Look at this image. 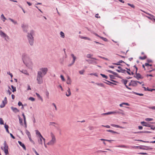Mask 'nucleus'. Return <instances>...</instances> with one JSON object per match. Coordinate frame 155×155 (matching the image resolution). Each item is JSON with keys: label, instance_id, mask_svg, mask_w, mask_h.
<instances>
[{"label": "nucleus", "instance_id": "1", "mask_svg": "<svg viewBox=\"0 0 155 155\" xmlns=\"http://www.w3.org/2000/svg\"><path fill=\"white\" fill-rule=\"evenodd\" d=\"M48 71V69L46 67L41 68L39 69L37 72V80L38 83L41 84L43 82V77L46 74Z\"/></svg>", "mask_w": 155, "mask_h": 155}, {"label": "nucleus", "instance_id": "2", "mask_svg": "<svg viewBox=\"0 0 155 155\" xmlns=\"http://www.w3.org/2000/svg\"><path fill=\"white\" fill-rule=\"evenodd\" d=\"M22 59L24 63L29 68H31L32 63L31 61L28 56L25 53L23 54Z\"/></svg>", "mask_w": 155, "mask_h": 155}, {"label": "nucleus", "instance_id": "3", "mask_svg": "<svg viewBox=\"0 0 155 155\" xmlns=\"http://www.w3.org/2000/svg\"><path fill=\"white\" fill-rule=\"evenodd\" d=\"M35 31L33 30H31L29 32H27V37L29 44L31 46L33 45L34 44V38Z\"/></svg>", "mask_w": 155, "mask_h": 155}, {"label": "nucleus", "instance_id": "4", "mask_svg": "<svg viewBox=\"0 0 155 155\" xmlns=\"http://www.w3.org/2000/svg\"><path fill=\"white\" fill-rule=\"evenodd\" d=\"M51 140L47 143V144L49 145H52L56 142V138L54 134L51 132Z\"/></svg>", "mask_w": 155, "mask_h": 155}, {"label": "nucleus", "instance_id": "5", "mask_svg": "<svg viewBox=\"0 0 155 155\" xmlns=\"http://www.w3.org/2000/svg\"><path fill=\"white\" fill-rule=\"evenodd\" d=\"M4 147H1V148L2 150H3L5 154H7L8 153V147L7 144L6 142L5 141H4Z\"/></svg>", "mask_w": 155, "mask_h": 155}, {"label": "nucleus", "instance_id": "6", "mask_svg": "<svg viewBox=\"0 0 155 155\" xmlns=\"http://www.w3.org/2000/svg\"><path fill=\"white\" fill-rule=\"evenodd\" d=\"M134 67L136 68V71L135 72V74L134 76V77L136 78L137 80H139L140 79V76L141 75L140 73H137L138 68L136 65H135Z\"/></svg>", "mask_w": 155, "mask_h": 155}, {"label": "nucleus", "instance_id": "7", "mask_svg": "<svg viewBox=\"0 0 155 155\" xmlns=\"http://www.w3.org/2000/svg\"><path fill=\"white\" fill-rule=\"evenodd\" d=\"M153 149V148L150 147L148 146H142L141 147H140V149L143 150H152Z\"/></svg>", "mask_w": 155, "mask_h": 155}, {"label": "nucleus", "instance_id": "8", "mask_svg": "<svg viewBox=\"0 0 155 155\" xmlns=\"http://www.w3.org/2000/svg\"><path fill=\"white\" fill-rule=\"evenodd\" d=\"M106 71H107V72H108L109 73H111L115 75L117 77V78H120V79H121L122 78L120 76L118 75V74L117 73L114 72L112 71L107 70H106Z\"/></svg>", "mask_w": 155, "mask_h": 155}, {"label": "nucleus", "instance_id": "9", "mask_svg": "<svg viewBox=\"0 0 155 155\" xmlns=\"http://www.w3.org/2000/svg\"><path fill=\"white\" fill-rule=\"evenodd\" d=\"M21 28L24 32H28V25H25L24 24H22L21 25Z\"/></svg>", "mask_w": 155, "mask_h": 155}, {"label": "nucleus", "instance_id": "10", "mask_svg": "<svg viewBox=\"0 0 155 155\" xmlns=\"http://www.w3.org/2000/svg\"><path fill=\"white\" fill-rule=\"evenodd\" d=\"M120 113L118 111L116 110L115 111H110V112H108L107 113H103L102 114V115H109V114H119Z\"/></svg>", "mask_w": 155, "mask_h": 155}, {"label": "nucleus", "instance_id": "11", "mask_svg": "<svg viewBox=\"0 0 155 155\" xmlns=\"http://www.w3.org/2000/svg\"><path fill=\"white\" fill-rule=\"evenodd\" d=\"M0 35L4 38H5V40H7V39H8V37L7 35H6L5 33H4L2 31H0Z\"/></svg>", "mask_w": 155, "mask_h": 155}, {"label": "nucleus", "instance_id": "12", "mask_svg": "<svg viewBox=\"0 0 155 155\" xmlns=\"http://www.w3.org/2000/svg\"><path fill=\"white\" fill-rule=\"evenodd\" d=\"M86 61H87L89 64H96L97 63V62L95 61L91 60H86Z\"/></svg>", "mask_w": 155, "mask_h": 155}, {"label": "nucleus", "instance_id": "13", "mask_svg": "<svg viewBox=\"0 0 155 155\" xmlns=\"http://www.w3.org/2000/svg\"><path fill=\"white\" fill-rule=\"evenodd\" d=\"M42 140H43L44 142L45 141V139L42 136V138L39 137V139H38V143L41 145H42L43 142H42Z\"/></svg>", "mask_w": 155, "mask_h": 155}, {"label": "nucleus", "instance_id": "14", "mask_svg": "<svg viewBox=\"0 0 155 155\" xmlns=\"http://www.w3.org/2000/svg\"><path fill=\"white\" fill-rule=\"evenodd\" d=\"M141 124L143 126H145L146 127H150V124L147 123L146 122L144 121H142L141 122Z\"/></svg>", "mask_w": 155, "mask_h": 155}, {"label": "nucleus", "instance_id": "15", "mask_svg": "<svg viewBox=\"0 0 155 155\" xmlns=\"http://www.w3.org/2000/svg\"><path fill=\"white\" fill-rule=\"evenodd\" d=\"M11 109L15 113L19 112V111L17 108L14 107H11Z\"/></svg>", "mask_w": 155, "mask_h": 155}, {"label": "nucleus", "instance_id": "16", "mask_svg": "<svg viewBox=\"0 0 155 155\" xmlns=\"http://www.w3.org/2000/svg\"><path fill=\"white\" fill-rule=\"evenodd\" d=\"M143 88L144 89V90L145 91H148L152 92L153 91H155V89L149 88L148 87L147 88H146L145 87H143Z\"/></svg>", "mask_w": 155, "mask_h": 155}, {"label": "nucleus", "instance_id": "17", "mask_svg": "<svg viewBox=\"0 0 155 155\" xmlns=\"http://www.w3.org/2000/svg\"><path fill=\"white\" fill-rule=\"evenodd\" d=\"M18 142L19 144L25 150H26V147L24 144L22 143L21 141H18Z\"/></svg>", "mask_w": 155, "mask_h": 155}, {"label": "nucleus", "instance_id": "18", "mask_svg": "<svg viewBox=\"0 0 155 155\" xmlns=\"http://www.w3.org/2000/svg\"><path fill=\"white\" fill-rule=\"evenodd\" d=\"M131 82L132 84V86L133 87H136L137 85V81L131 80Z\"/></svg>", "mask_w": 155, "mask_h": 155}, {"label": "nucleus", "instance_id": "19", "mask_svg": "<svg viewBox=\"0 0 155 155\" xmlns=\"http://www.w3.org/2000/svg\"><path fill=\"white\" fill-rule=\"evenodd\" d=\"M7 103V102L3 100L2 101V103L0 105V107L1 108L4 107Z\"/></svg>", "mask_w": 155, "mask_h": 155}, {"label": "nucleus", "instance_id": "20", "mask_svg": "<svg viewBox=\"0 0 155 155\" xmlns=\"http://www.w3.org/2000/svg\"><path fill=\"white\" fill-rule=\"evenodd\" d=\"M105 81H107L108 82H104V83H105V84H107V85H112V84H114V85H116L117 84H115V83H113V82H111V81H107V80H105Z\"/></svg>", "mask_w": 155, "mask_h": 155}, {"label": "nucleus", "instance_id": "21", "mask_svg": "<svg viewBox=\"0 0 155 155\" xmlns=\"http://www.w3.org/2000/svg\"><path fill=\"white\" fill-rule=\"evenodd\" d=\"M91 56H92V55H91L90 54H88L87 55L86 57L87 58H91V59H94V60H97V59L95 58L91 57Z\"/></svg>", "mask_w": 155, "mask_h": 155}, {"label": "nucleus", "instance_id": "22", "mask_svg": "<svg viewBox=\"0 0 155 155\" xmlns=\"http://www.w3.org/2000/svg\"><path fill=\"white\" fill-rule=\"evenodd\" d=\"M130 93H132L135 94H136L140 96H143V94L141 93H138L134 91H132V92H130Z\"/></svg>", "mask_w": 155, "mask_h": 155}, {"label": "nucleus", "instance_id": "23", "mask_svg": "<svg viewBox=\"0 0 155 155\" xmlns=\"http://www.w3.org/2000/svg\"><path fill=\"white\" fill-rule=\"evenodd\" d=\"M67 92L68 93V94L67 93H66V96H67V97H69V96L71 94V90H70V88H69V87H68V89L67 90Z\"/></svg>", "mask_w": 155, "mask_h": 155}, {"label": "nucleus", "instance_id": "24", "mask_svg": "<svg viewBox=\"0 0 155 155\" xmlns=\"http://www.w3.org/2000/svg\"><path fill=\"white\" fill-rule=\"evenodd\" d=\"M79 37L80 38H81V39H85V40H89V41L91 40V39L89 38H88L87 37H86L82 36L81 35H79Z\"/></svg>", "mask_w": 155, "mask_h": 155}, {"label": "nucleus", "instance_id": "25", "mask_svg": "<svg viewBox=\"0 0 155 155\" xmlns=\"http://www.w3.org/2000/svg\"><path fill=\"white\" fill-rule=\"evenodd\" d=\"M35 131L36 132V134L38 135L39 137L42 138V136L38 130H35Z\"/></svg>", "mask_w": 155, "mask_h": 155}, {"label": "nucleus", "instance_id": "26", "mask_svg": "<svg viewBox=\"0 0 155 155\" xmlns=\"http://www.w3.org/2000/svg\"><path fill=\"white\" fill-rule=\"evenodd\" d=\"M25 133L27 135L29 140H30L31 139V134L29 131L27 130H25Z\"/></svg>", "mask_w": 155, "mask_h": 155}, {"label": "nucleus", "instance_id": "27", "mask_svg": "<svg viewBox=\"0 0 155 155\" xmlns=\"http://www.w3.org/2000/svg\"><path fill=\"white\" fill-rule=\"evenodd\" d=\"M20 71L22 73L26 75H28L29 74L27 70H20Z\"/></svg>", "mask_w": 155, "mask_h": 155}, {"label": "nucleus", "instance_id": "28", "mask_svg": "<svg viewBox=\"0 0 155 155\" xmlns=\"http://www.w3.org/2000/svg\"><path fill=\"white\" fill-rule=\"evenodd\" d=\"M71 83V81L70 78L69 76H68L67 77V83L68 84H70Z\"/></svg>", "mask_w": 155, "mask_h": 155}, {"label": "nucleus", "instance_id": "29", "mask_svg": "<svg viewBox=\"0 0 155 155\" xmlns=\"http://www.w3.org/2000/svg\"><path fill=\"white\" fill-rule=\"evenodd\" d=\"M107 131L112 133V134H119V133L115 131L114 130H107Z\"/></svg>", "mask_w": 155, "mask_h": 155}, {"label": "nucleus", "instance_id": "30", "mask_svg": "<svg viewBox=\"0 0 155 155\" xmlns=\"http://www.w3.org/2000/svg\"><path fill=\"white\" fill-rule=\"evenodd\" d=\"M148 18L149 19L152 20H153L155 21V18H154V16L153 15H150V16L148 17Z\"/></svg>", "mask_w": 155, "mask_h": 155}, {"label": "nucleus", "instance_id": "31", "mask_svg": "<svg viewBox=\"0 0 155 155\" xmlns=\"http://www.w3.org/2000/svg\"><path fill=\"white\" fill-rule=\"evenodd\" d=\"M128 81L127 80L123 79L121 80V82L123 83L124 84V85H126V84H127Z\"/></svg>", "mask_w": 155, "mask_h": 155}, {"label": "nucleus", "instance_id": "32", "mask_svg": "<svg viewBox=\"0 0 155 155\" xmlns=\"http://www.w3.org/2000/svg\"><path fill=\"white\" fill-rule=\"evenodd\" d=\"M9 19L15 25L17 24V22L16 21H15L13 19L11 18H9Z\"/></svg>", "mask_w": 155, "mask_h": 155}, {"label": "nucleus", "instance_id": "33", "mask_svg": "<svg viewBox=\"0 0 155 155\" xmlns=\"http://www.w3.org/2000/svg\"><path fill=\"white\" fill-rule=\"evenodd\" d=\"M18 116L19 117L18 118L19 119V123L21 125H23V122H22V120L20 117L19 116Z\"/></svg>", "mask_w": 155, "mask_h": 155}, {"label": "nucleus", "instance_id": "34", "mask_svg": "<svg viewBox=\"0 0 155 155\" xmlns=\"http://www.w3.org/2000/svg\"><path fill=\"white\" fill-rule=\"evenodd\" d=\"M96 84L98 86H99L101 87H104V84L101 83H96Z\"/></svg>", "mask_w": 155, "mask_h": 155}, {"label": "nucleus", "instance_id": "35", "mask_svg": "<svg viewBox=\"0 0 155 155\" xmlns=\"http://www.w3.org/2000/svg\"><path fill=\"white\" fill-rule=\"evenodd\" d=\"M100 75H101V76H102V77L103 78H106V79H107L108 78V77L105 74H101Z\"/></svg>", "mask_w": 155, "mask_h": 155}, {"label": "nucleus", "instance_id": "36", "mask_svg": "<svg viewBox=\"0 0 155 155\" xmlns=\"http://www.w3.org/2000/svg\"><path fill=\"white\" fill-rule=\"evenodd\" d=\"M147 58V57L146 55H144L143 57H139V58L141 60H143L146 59Z\"/></svg>", "mask_w": 155, "mask_h": 155}, {"label": "nucleus", "instance_id": "37", "mask_svg": "<svg viewBox=\"0 0 155 155\" xmlns=\"http://www.w3.org/2000/svg\"><path fill=\"white\" fill-rule=\"evenodd\" d=\"M11 87L12 89V91L13 92H14L16 91V87H14L12 85H11Z\"/></svg>", "mask_w": 155, "mask_h": 155}, {"label": "nucleus", "instance_id": "38", "mask_svg": "<svg viewBox=\"0 0 155 155\" xmlns=\"http://www.w3.org/2000/svg\"><path fill=\"white\" fill-rule=\"evenodd\" d=\"M118 147H122V148H127V147L125 145H119L117 146Z\"/></svg>", "mask_w": 155, "mask_h": 155}, {"label": "nucleus", "instance_id": "39", "mask_svg": "<svg viewBox=\"0 0 155 155\" xmlns=\"http://www.w3.org/2000/svg\"><path fill=\"white\" fill-rule=\"evenodd\" d=\"M71 56L73 58V60L75 61L76 59V57L74 56V55L73 54H71Z\"/></svg>", "mask_w": 155, "mask_h": 155}, {"label": "nucleus", "instance_id": "40", "mask_svg": "<svg viewBox=\"0 0 155 155\" xmlns=\"http://www.w3.org/2000/svg\"><path fill=\"white\" fill-rule=\"evenodd\" d=\"M28 99L30 100H31L32 101H35V98L32 97H30Z\"/></svg>", "mask_w": 155, "mask_h": 155}, {"label": "nucleus", "instance_id": "41", "mask_svg": "<svg viewBox=\"0 0 155 155\" xmlns=\"http://www.w3.org/2000/svg\"><path fill=\"white\" fill-rule=\"evenodd\" d=\"M36 95L40 99H41V100L42 101L43 100H42V98L41 97V96L38 93H36Z\"/></svg>", "mask_w": 155, "mask_h": 155}, {"label": "nucleus", "instance_id": "42", "mask_svg": "<svg viewBox=\"0 0 155 155\" xmlns=\"http://www.w3.org/2000/svg\"><path fill=\"white\" fill-rule=\"evenodd\" d=\"M110 125L111 126H112V127H116L118 128V127H119V125H118L114 124H111Z\"/></svg>", "mask_w": 155, "mask_h": 155}, {"label": "nucleus", "instance_id": "43", "mask_svg": "<svg viewBox=\"0 0 155 155\" xmlns=\"http://www.w3.org/2000/svg\"><path fill=\"white\" fill-rule=\"evenodd\" d=\"M134 133L135 134H137L139 133H144V131H140L137 132H134Z\"/></svg>", "mask_w": 155, "mask_h": 155}, {"label": "nucleus", "instance_id": "44", "mask_svg": "<svg viewBox=\"0 0 155 155\" xmlns=\"http://www.w3.org/2000/svg\"><path fill=\"white\" fill-rule=\"evenodd\" d=\"M0 124L1 125L4 124V121L1 118H0Z\"/></svg>", "mask_w": 155, "mask_h": 155}, {"label": "nucleus", "instance_id": "45", "mask_svg": "<svg viewBox=\"0 0 155 155\" xmlns=\"http://www.w3.org/2000/svg\"><path fill=\"white\" fill-rule=\"evenodd\" d=\"M145 120L147 121H150L153 120V118H147L145 119Z\"/></svg>", "mask_w": 155, "mask_h": 155}, {"label": "nucleus", "instance_id": "46", "mask_svg": "<svg viewBox=\"0 0 155 155\" xmlns=\"http://www.w3.org/2000/svg\"><path fill=\"white\" fill-rule=\"evenodd\" d=\"M60 34L62 38H64V33L62 31H61Z\"/></svg>", "mask_w": 155, "mask_h": 155}, {"label": "nucleus", "instance_id": "47", "mask_svg": "<svg viewBox=\"0 0 155 155\" xmlns=\"http://www.w3.org/2000/svg\"><path fill=\"white\" fill-rule=\"evenodd\" d=\"M126 71H126L125 69H123L122 68L121 71V72L125 74L126 73Z\"/></svg>", "mask_w": 155, "mask_h": 155}, {"label": "nucleus", "instance_id": "48", "mask_svg": "<svg viewBox=\"0 0 155 155\" xmlns=\"http://www.w3.org/2000/svg\"><path fill=\"white\" fill-rule=\"evenodd\" d=\"M100 38L105 41H108L107 39L106 38H104L102 37H100Z\"/></svg>", "mask_w": 155, "mask_h": 155}, {"label": "nucleus", "instance_id": "49", "mask_svg": "<svg viewBox=\"0 0 155 155\" xmlns=\"http://www.w3.org/2000/svg\"><path fill=\"white\" fill-rule=\"evenodd\" d=\"M85 71L84 70H82L81 71H79V73L81 74H84V72Z\"/></svg>", "mask_w": 155, "mask_h": 155}, {"label": "nucleus", "instance_id": "50", "mask_svg": "<svg viewBox=\"0 0 155 155\" xmlns=\"http://www.w3.org/2000/svg\"><path fill=\"white\" fill-rule=\"evenodd\" d=\"M45 95L47 96L48 98H49V93L48 91H46Z\"/></svg>", "mask_w": 155, "mask_h": 155}, {"label": "nucleus", "instance_id": "51", "mask_svg": "<svg viewBox=\"0 0 155 155\" xmlns=\"http://www.w3.org/2000/svg\"><path fill=\"white\" fill-rule=\"evenodd\" d=\"M90 75H94L97 77H98L97 74V73H90Z\"/></svg>", "mask_w": 155, "mask_h": 155}, {"label": "nucleus", "instance_id": "52", "mask_svg": "<svg viewBox=\"0 0 155 155\" xmlns=\"http://www.w3.org/2000/svg\"><path fill=\"white\" fill-rule=\"evenodd\" d=\"M60 77H61V79L62 81H65V79L64 78V77L63 76V75H61L60 76Z\"/></svg>", "mask_w": 155, "mask_h": 155}, {"label": "nucleus", "instance_id": "53", "mask_svg": "<svg viewBox=\"0 0 155 155\" xmlns=\"http://www.w3.org/2000/svg\"><path fill=\"white\" fill-rule=\"evenodd\" d=\"M150 126H151L150 127V129L153 130H154L155 129V127H154L152 125L150 124Z\"/></svg>", "mask_w": 155, "mask_h": 155}, {"label": "nucleus", "instance_id": "54", "mask_svg": "<svg viewBox=\"0 0 155 155\" xmlns=\"http://www.w3.org/2000/svg\"><path fill=\"white\" fill-rule=\"evenodd\" d=\"M112 64L114 65H120L121 66H122V64L119 63L118 62L117 63H112Z\"/></svg>", "mask_w": 155, "mask_h": 155}, {"label": "nucleus", "instance_id": "55", "mask_svg": "<svg viewBox=\"0 0 155 155\" xmlns=\"http://www.w3.org/2000/svg\"><path fill=\"white\" fill-rule=\"evenodd\" d=\"M109 77H110V78L111 79H114V76L110 74Z\"/></svg>", "mask_w": 155, "mask_h": 155}, {"label": "nucleus", "instance_id": "56", "mask_svg": "<svg viewBox=\"0 0 155 155\" xmlns=\"http://www.w3.org/2000/svg\"><path fill=\"white\" fill-rule=\"evenodd\" d=\"M1 18H3L4 20H3V21L4 22L5 21V20L6 19V18L4 16L3 14H2L1 16Z\"/></svg>", "mask_w": 155, "mask_h": 155}, {"label": "nucleus", "instance_id": "57", "mask_svg": "<svg viewBox=\"0 0 155 155\" xmlns=\"http://www.w3.org/2000/svg\"><path fill=\"white\" fill-rule=\"evenodd\" d=\"M139 154L147 155V153H146L140 152L138 153Z\"/></svg>", "mask_w": 155, "mask_h": 155}, {"label": "nucleus", "instance_id": "58", "mask_svg": "<svg viewBox=\"0 0 155 155\" xmlns=\"http://www.w3.org/2000/svg\"><path fill=\"white\" fill-rule=\"evenodd\" d=\"M32 150H33L34 152L36 154V155H39V154L37 153V152L36 151V150H35V149L33 148Z\"/></svg>", "mask_w": 155, "mask_h": 155}, {"label": "nucleus", "instance_id": "59", "mask_svg": "<svg viewBox=\"0 0 155 155\" xmlns=\"http://www.w3.org/2000/svg\"><path fill=\"white\" fill-rule=\"evenodd\" d=\"M4 127L5 129H8L9 127L8 125L6 124H5Z\"/></svg>", "mask_w": 155, "mask_h": 155}, {"label": "nucleus", "instance_id": "60", "mask_svg": "<svg viewBox=\"0 0 155 155\" xmlns=\"http://www.w3.org/2000/svg\"><path fill=\"white\" fill-rule=\"evenodd\" d=\"M128 5L129 6H130L132 8H134V7H135L134 6L133 4H131L129 3H128Z\"/></svg>", "mask_w": 155, "mask_h": 155}, {"label": "nucleus", "instance_id": "61", "mask_svg": "<svg viewBox=\"0 0 155 155\" xmlns=\"http://www.w3.org/2000/svg\"><path fill=\"white\" fill-rule=\"evenodd\" d=\"M7 74H9L10 75L11 77L12 78L13 77V75L11 73L10 71L8 72L7 73Z\"/></svg>", "mask_w": 155, "mask_h": 155}, {"label": "nucleus", "instance_id": "62", "mask_svg": "<svg viewBox=\"0 0 155 155\" xmlns=\"http://www.w3.org/2000/svg\"><path fill=\"white\" fill-rule=\"evenodd\" d=\"M18 105L19 106H22L23 104L20 101H19L18 103Z\"/></svg>", "mask_w": 155, "mask_h": 155}, {"label": "nucleus", "instance_id": "63", "mask_svg": "<svg viewBox=\"0 0 155 155\" xmlns=\"http://www.w3.org/2000/svg\"><path fill=\"white\" fill-rule=\"evenodd\" d=\"M10 135L11 137L13 139H15V138L13 134L11 133H10Z\"/></svg>", "mask_w": 155, "mask_h": 155}, {"label": "nucleus", "instance_id": "64", "mask_svg": "<svg viewBox=\"0 0 155 155\" xmlns=\"http://www.w3.org/2000/svg\"><path fill=\"white\" fill-rule=\"evenodd\" d=\"M149 108L150 109H153V110H155V106L150 107Z\"/></svg>", "mask_w": 155, "mask_h": 155}]
</instances>
